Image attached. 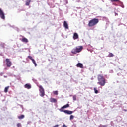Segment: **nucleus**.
<instances>
[{"label": "nucleus", "instance_id": "obj_1", "mask_svg": "<svg viewBox=\"0 0 127 127\" xmlns=\"http://www.w3.org/2000/svg\"><path fill=\"white\" fill-rule=\"evenodd\" d=\"M97 80L98 81L97 84L101 86V87L106 85V78H105L103 74H98L97 75Z\"/></svg>", "mask_w": 127, "mask_h": 127}, {"label": "nucleus", "instance_id": "obj_2", "mask_svg": "<svg viewBox=\"0 0 127 127\" xmlns=\"http://www.w3.org/2000/svg\"><path fill=\"white\" fill-rule=\"evenodd\" d=\"M70 107V104H67L64 106L62 107L61 108L59 109L60 112H63L65 114H66L67 115H72V113H73V111H71L69 110H64V109H66L67 108H69Z\"/></svg>", "mask_w": 127, "mask_h": 127}, {"label": "nucleus", "instance_id": "obj_3", "mask_svg": "<svg viewBox=\"0 0 127 127\" xmlns=\"http://www.w3.org/2000/svg\"><path fill=\"white\" fill-rule=\"evenodd\" d=\"M98 23H99V19L93 18L89 21L88 26H89V27H93V26L97 25Z\"/></svg>", "mask_w": 127, "mask_h": 127}, {"label": "nucleus", "instance_id": "obj_4", "mask_svg": "<svg viewBox=\"0 0 127 127\" xmlns=\"http://www.w3.org/2000/svg\"><path fill=\"white\" fill-rule=\"evenodd\" d=\"M82 50H83V46H79L76 47L75 48L73 49L71 51V53H72V54H77V53H79V52H81Z\"/></svg>", "mask_w": 127, "mask_h": 127}, {"label": "nucleus", "instance_id": "obj_5", "mask_svg": "<svg viewBox=\"0 0 127 127\" xmlns=\"http://www.w3.org/2000/svg\"><path fill=\"white\" fill-rule=\"evenodd\" d=\"M39 88L40 96L41 97H44L45 96V92H44V88L41 85H38Z\"/></svg>", "mask_w": 127, "mask_h": 127}, {"label": "nucleus", "instance_id": "obj_6", "mask_svg": "<svg viewBox=\"0 0 127 127\" xmlns=\"http://www.w3.org/2000/svg\"><path fill=\"white\" fill-rule=\"evenodd\" d=\"M0 17L2 19H5V14H4V12H3V10L1 9V8H0Z\"/></svg>", "mask_w": 127, "mask_h": 127}, {"label": "nucleus", "instance_id": "obj_7", "mask_svg": "<svg viewBox=\"0 0 127 127\" xmlns=\"http://www.w3.org/2000/svg\"><path fill=\"white\" fill-rule=\"evenodd\" d=\"M6 62L7 67L9 68H10V67H11L12 65V63H11V61H10V59H6Z\"/></svg>", "mask_w": 127, "mask_h": 127}, {"label": "nucleus", "instance_id": "obj_8", "mask_svg": "<svg viewBox=\"0 0 127 127\" xmlns=\"http://www.w3.org/2000/svg\"><path fill=\"white\" fill-rule=\"evenodd\" d=\"M28 58H29V59H30V60H31L32 61V62H33V63H34L35 67H36L37 66V64H36V62H35V60H34V59H33L32 58V57H31L30 56H28Z\"/></svg>", "mask_w": 127, "mask_h": 127}, {"label": "nucleus", "instance_id": "obj_9", "mask_svg": "<svg viewBox=\"0 0 127 127\" xmlns=\"http://www.w3.org/2000/svg\"><path fill=\"white\" fill-rule=\"evenodd\" d=\"M22 38L20 39V40L22 42H24L25 43H27V42H28V40L24 37V36H22Z\"/></svg>", "mask_w": 127, "mask_h": 127}, {"label": "nucleus", "instance_id": "obj_10", "mask_svg": "<svg viewBox=\"0 0 127 127\" xmlns=\"http://www.w3.org/2000/svg\"><path fill=\"white\" fill-rule=\"evenodd\" d=\"M24 88L29 90L30 89H31V85L29 83H27L24 85Z\"/></svg>", "mask_w": 127, "mask_h": 127}, {"label": "nucleus", "instance_id": "obj_11", "mask_svg": "<svg viewBox=\"0 0 127 127\" xmlns=\"http://www.w3.org/2000/svg\"><path fill=\"white\" fill-rule=\"evenodd\" d=\"M73 38L74 40H76V39H78L79 38V35L77 33H74L73 34Z\"/></svg>", "mask_w": 127, "mask_h": 127}, {"label": "nucleus", "instance_id": "obj_12", "mask_svg": "<svg viewBox=\"0 0 127 127\" xmlns=\"http://www.w3.org/2000/svg\"><path fill=\"white\" fill-rule=\"evenodd\" d=\"M64 26L65 29H69V26H68V23L66 21H64Z\"/></svg>", "mask_w": 127, "mask_h": 127}, {"label": "nucleus", "instance_id": "obj_13", "mask_svg": "<svg viewBox=\"0 0 127 127\" xmlns=\"http://www.w3.org/2000/svg\"><path fill=\"white\" fill-rule=\"evenodd\" d=\"M76 66L77 67V68H83V64H81L80 63L77 64Z\"/></svg>", "mask_w": 127, "mask_h": 127}, {"label": "nucleus", "instance_id": "obj_14", "mask_svg": "<svg viewBox=\"0 0 127 127\" xmlns=\"http://www.w3.org/2000/svg\"><path fill=\"white\" fill-rule=\"evenodd\" d=\"M31 1H32L31 0H26L25 5H26V6H29V5H30V2H31Z\"/></svg>", "mask_w": 127, "mask_h": 127}, {"label": "nucleus", "instance_id": "obj_15", "mask_svg": "<svg viewBox=\"0 0 127 127\" xmlns=\"http://www.w3.org/2000/svg\"><path fill=\"white\" fill-rule=\"evenodd\" d=\"M50 101L52 103H56L57 100L55 98H51Z\"/></svg>", "mask_w": 127, "mask_h": 127}, {"label": "nucleus", "instance_id": "obj_16", "mask_svg": "<svg viewBox=\"0 0 127 127\" xmlns=\"http://www.w3.org/2000/svg\"><path fill=\"white\" fill-rule=\"evenodd\" d=\"M24 115H21L19 116H18V118L19 120H22V119H24Z\"/></svg>", "mask_w": 127, "mask_h": 127}, {"label": "nucleus", "instance_id": "obj_17", "mask_svg": "<svg viewBox=\"0 0 127 127\" xmlns=\"http://www.w3.org/2000/svg\"><path fill=\"white\" fill-rule=\"evenodd\" d=\"M9 89V86H7L4 89V92L7 93L8 92V89Z\"/></svg>", "mask_w": 127, "mask_h": 127}, {"label": "nucleus", "instance_id": "obj_18", "mask_svg": "<svg viewBox=\"0 0 127 127\" xmlns=\"http://www.w3.org/2000/svg\"><path fill=\"white\" fill-rule=\"evenodd\" d=\"M111 2H120V0H111Z\"/></svg>", "mask_w": 127, "mask_h": 127}, {"label": "nucleus", "instance_id": "obj_19", "mask_svg": "<svg viewBox=\"0 0 127 127\" xmlns=\"http://www.w3.org/2000/svg\"><path fill=\"white\" fill-rule=\"evenodd\" d=\"M93 90L95 94H98V93H99V91H98V90H97V88H96V87H94Z\"/></svg>", "mask_w": 127, "mask_h": 127}, {"label": "nucleus", "instance_id": "obj_20", "mask_svg": "<svg viewBox=\"0 0 127 127\" xmlns=\"http://www.w3.org/2000/svg\"><path fill=\"white\" fill-rule=\"evenodd\" d=\"M108 57H114V54H113L112 53H109Z\"/></svg>", "mask_w": 127, "mask_h": 127}, {"label": "nucleus", "instance_id": "obj_21", "mask_svg": "<svg viewBox=\"0 0 127 127\" xmlns=\"http://www.w3.org/2000/svg\"><path fill=\"white\" fill-rule=\"evenodd\" d=\"M73 101H76L77 100V97H76V95H74L73 96Z\"/></svg>", "mask_w": 127, "mask_h": 127}, {"label": "nucleus", "instance_id": "obj_22", "mask_svg": "<svg viewBox=\"0 0 127 127\" xmlns=\"http://www.w3.org/2000/svg\"><path fill=\"white\" fill-rule=\"evenodd\" d=\"M53 94L54 95H58V91H54Z\"/></svg>", "mask_w": 127, "mask_h": 127}, {"label": "nucleus", "instance_id": "obj_23", "mask_svg": "<svg viewBox=\"0 0 127 127\" xmlns=\"http://www.w3.org/2000/svg\"><path fill=\"white\" fill-rule=\"evenodd\" d=\"M17 127H21V123H18L17 124Z\"/></svg>", "mask_w": 127, "mask_h": 127}, {"label": "nucleus", "instance_id": "obj_24", "mask_svg": "<svg viewBox=\"0 0 127 127\" xmlns=\"http://www.w3.org/2000/svg\"><path fill=\"white\" fill-rule=\"evenodd\" d=\"M107 125H100L99 127H107Z\"/></svg>", "mask_w": 127, "mask_h": 127}, {"label": "nucleus", "instance_id": "obj_25", "mask_svg": "<svg viewBox=\"0 0 127 127\" xmlns=\"http://www.w3.org/2000/svg\"><path fill=\"white\" fill-rule=\"evenodd\" d=\"M74 119V116L71 115L70 117V120H73Z\"/></svg>", "mask_w": 127, "mask_h": 127}, {"label": "nucleus", "instance_id": "obj_26", "mask_svg": "<svg viewBox=\"0 0 127 127\" xmlns=\"http://www.w3.org/2000/svg\"><path fill=\"white\" fill-rule=\"evenodd\" d=\"M59 127V125H56L55 126H53V127Z\"/></svg>", "mask_w": 127, "mask_h": 127}, {"label": "nucleus", "instance_id": "obj_27", "mask_svg": "<svg viewBox=\"0 0 127 127\" xmlns=\"http://www.w3.org/2000/svg\"><path fill=\"white\" fill-rule=\"evenodd\" d=\"M63 127H67V126H66V125H64L63 126Z\"/></svg>", "mask_w": 127, "mask_h": 127}, {"label": "nucleus", "instance_id": "obj_28", "mask_svg": "<svg viewBox=\"0 0 127 127\" xmlns=\"http://www.w3.org/2000/svg\"><path fill=\"white\" fill-rule=\"evenodd\" d=\"M117 15H118V13H115V16H117Z\"/></svg>", "mask_w": 127, "mask_h": 127}, {"label": "nucleus", "instance_id": "obj_29", "mask_svg": "<svg viewBox=\"0 0 127 127\" xmlns=\"http://www.w3.org/2000/svg\"><path fill=\"white\" fill-rule=\"evenodd\" d=\"M124 111L125 112H127V110H126V109H124Z\"/></svg>", "mask_w": 127, "mask_h": 127}, {"label": "nucleus", "instance_id": "obj_30", "mask_svg": "<svg viewBox=\"0 0 127 127\" xmlns=\"http://www.w3.org/2000/svg\"><path fill=\"white\" fill-rule=\"evenodd\" d=\"M30 123H31V122H28V124H30Z\"/></svg>", "mask_w": 127, "mask_h": 127}]
</instances>
